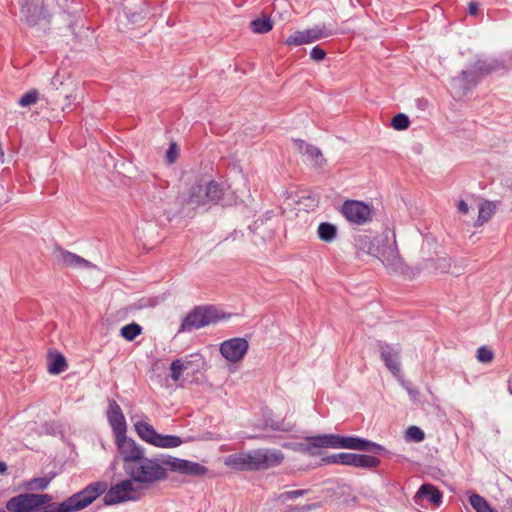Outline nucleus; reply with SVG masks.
Returning <instances> with one entry per match:
<instances>
[{
    "label": "nucleus",
    "mask_w": 512,
    "mask_h": 512,
    "mask_svg": "<svg viewBox=\"0 0 512 512\" xmlns=\"http://www.w3.org/2000/svg\"><path fill=\"white\" fill-rule=\"evenodd\" d=\"M106 489L105 481L92 482L60 503L53 502L50 494L22 493L11 497L5 507L8 512H77L88 507Z\"/></svg>",
    "instance_id": "nucleus-1"
},
{
    "label": "nucleus",
    "mask_w": 512,
    "mask_h": 512,
    "mask_svg": "<svg viewBox=\"0 0 512 512\" xmlns=\"http://www.w3.org/2000/svg\"><path fill=\"white\" fill-rule=\"evenodd\" d=\"M125 473L137 483L155 484L167 478L168 455L147 457L145 449L134 442L118 452Z\"/></svg>",
    "instance_id": "nucleus-2"
},
{
    "label": "nucleus",
    "mask_w": 512,
    "mask_h": 512,
    "mask_svg": "<svg viewBox=\"0 0 512 512\" xmlns=\"http://www.w3.org/2000/svg\"><path fill=\"white\" fill-rule=\"evenodd\" d=\"M285 459L281 450L259 448L248 452L234 453L226 457L225 464L240 471H260L279 466Z\"/></svg>",
    "instance_id": "nucleus-3"
},
{
    "label": "nucleus",
    "mask_w": 512,
    "mask_h": 512,
    "mask_svg": "<svg viewBox=\"0 0 512 512\" xmlns=\"http://www.w3.org/2000/svg\"><path fill=\"white\" fill-rule=\"evenodd\" d=\"M229 317L230 315L220 313L215 306H196L183 318L178 329V333L191 332L192 330L218 323L219 321L225 320Z\"/></svg>",
    "instance_id": "nucleus-4"
},
{
    "label": "nucleus",
    "mask_w": 512,
    "mask_h": 512,
    "mask_svg": "<svg viewBox=\"0 0 512 512\" xmlns=\"http://www.w3.org/2000/svg\"><path fill=\"white\" fill-rule=\"evenodd\" d=\"M107 418L115 435V443L118 452L136 442L132 438L127 437V424L124 414L119 404L113 399L109 400Z\"/></svg>",
    "instance_id": "nucleus-5"
},
{
    "label": "nucleus",
    "mask_w": 512,
    "mask_h": 512,
    "mask_svg": "<svg viewBox=\"0 0 512 512\" xmlns=\"http://www.w3.org/2000/svg\"><path fill=\"white\" fill-rule=\"evenodd\" d=\"M322 464H340L357 468H376L381 460L375 456L367 454H357L350 452H341L325 456L321 459Z\"/></svg>",
    "instance_id": "nucleus-6"
},
{
    "label": "nucleus",
    "mask_w": 512,
    "mask_h": 512,
    "mask_svg": "<svg viewBox=\"0 0 512 512\" xmlns=\"http://www.w3.org/2000/svg\"><path fill=\"white\" fill-rule=\"evenodd\" d=\"M20 13L28 26L41 25L46 30L49 25L50 15L44 8V0H20Z\"/></svg>",
    "instance_id": "nucleus-7"
},
{
    "label": "nucleus",
    "mask_w": 512,
    "mask_h": 512,
    "mask_svg": "<svg viewBox=\"0 0 512 512\" xmlns=\"http://www.w3.org/2000/svg\"><path fill=\"white\" fill-rule=\"evenodd\" d=\"M374 257L378 258L391 274H403L406 270L395 241L392 243L387 241L377 246Z\"/></svg>",
    "instance_id": "nucleus-8"
},
{
    "label": "nucleus",
    "mask_w": 512,
    "mask_h": 512,
    "mask_svg": "<svg viewBox=\"0 0 512 512\" xmlns=\"http://www.w3.org/2000/svg\"><path fill=\"white\" fill-rule=\"evenodd\" d=\"M134 491L135 488L133 486V480L131 478L126 479L111 486L109 489L107 488L103 493L104 497L102 500L105 506L115 505L128 500H135V497L131 495Z\"/></svg>",
    "instance_id": "nucleus-9"
},
{
    "label": "nucleus",
    "mask_w": 512,
    "mask_h": 512,
    "mask_svg": "<svg viewBox=\"0 0 512 512\" xmlns=\"http://www.w3.org/2000/svg\"><path fill=\"white\" fill-rule=\"evenodd\" d=\"M344 217L352 223L362 225L370 221L371 209L364 202L357 200H347L341 209Z\"/></svg>",
    "instance_id": "nucleus-10"
},
{
    "label": "nucleus",
    "mask_w": 512,
    "mask_h": 512,
    "mask_svg": "<svg viewBox=\"0 0 512 512\" xmlns=\"http://www.w3.org/2000/svg\"><path fill=\"white\" fill-rule=\"evenodd\" d=\"M378 349L380 357L386 368L394 375L399 376L401 373L400 354L401 348L398 344H388L378 341Z\"/></svg>",
    "instance_id": "nucleus-11"
},
{
    "label": "nucleus",
    "mask_w": 512,
    "mask_h": 512,
    "mask_svg": "<svg viewBox=\"0 0 512 512\" xmlns=\"http://www.w3.org/2000/svg\"><path fill=\"white\" fill-rule=\"evenodd\" d=\"M339 449L358 450L374 454H380L386 451L384 446L376 442L361 438L359 436L342 435H339Z\"/></svg>",
    "instance_id": "nucleus-12"
},
{
    "label": "nucleus",
    "mask_w": 512,
    "mask_h": 512,
    "mask_svg": "<svg viewBox=\"0 0 512 512\" xmlns=\"http://www.w3.org/2000/svg\"><path fill=\"white\" fill-rule=\"evenodd\" d=\"M248 348L249 344L245 338L236 337L222 342L220 353L226 360L235 363L245 356Z\"/></svg>",
    "instance_id": "nucleus-13"
},
{
    "label": "nucleus",
    "mask_w": 512,
    "mask_h": 512,
    "mask_svg": "<svg viewBox=\"0 0 512 512\" xmlns=\"http://www.w3.org/2000/svg\"><path fill=\"white\" fill-rule=\"evenodd\" d=\"M168 469L183 475L201 477L207 474L208 468L197 462L169 456Z\"/></svg>",
    "instance_id": "nucleus-14"
},
{
    "label": "nucleus",
    "mask_w": 512,
    "mask_h": 512,
    "mask_svg": "<svg viewBox=\"0 0 512 512\" xmlns=\"http://www.w3.org/2000/svg\"><path fill=\"white\" fill-rule=\"evenodd\" d=\"M479 82V77L475 72L462 70L460 75L452 78L451 88L457 97L464 96Z\"/></svg>",
    "instance_id": "nucleus-15"
},
{
    "label": "nucleus",
    "mask_w": 512,
    "mask_h": 512,
    "mask_svg": "<svg viewBox=\"0 0 512 512\" xmlns=\"http://www.w3.org/2000/svg\"><path fill=\"white\" fill-rule=\"evenodd\" d=\"M56 257L66 266L74 269H94L96 265L86 260L85 258L72 253L61 246H56L54 249Z\"/></svg>",
    "instance_id": "nucleus-16"
},
{
    "label": "nucleus",
    "mask_w": 512,
    "mask_h": 512,
    "mask_svg": "<svg viewBox=\"0 0 512 512\" xmlns=\"http://www.w3.org/2000/svg\"><path fill=\"white\" fill-rule=\"evenodd\" d=\"M353 247L358 258H362L365 255L374 256L377 248L373 242V239L366 234L355 235L353 237Z\"/></svg>",
    "instance_id": "nucleus-17"
},
{
    "label": "nucleus",
    "mask_w": 512,
    "mask_h": 512,
    "mask_svg": "<svg viewBox=\"0 0 512 512\" xmlns=\"http://www.w3.org/2000/svg\"><path fill=\"white\" fill-rule=\"evenodd\" d=\"M294 142H295V145L297 146L298 150L302 154L306 155L309 160L314 162V164L316 166H318V167L323 166L325 159L323 158L322 152L318 147L308 144L304 140H301V139H296Z\"/></svg>",
    "instance_id": "nucleus-18"
},
{
    "label": "nucleus",
    "mask_w": 512,
    "mask_h": 512,
    "mask_svg": "<svg viewBox=\"0 0 512 512\" xmlns=\"http://www.w3.org/2000/svg\"><path fill=\"white\" fill-rule=\"evenodd\" d=\"M312 445L315 447L316 455L320 454L321 448L339 449L338 434H323L311 436Z\"/></svg>",
    "instance_id": "nucleus-19"
},
{
    "label": "nucleus",
    "mask_w": 512,
    "mask_h": 512,
    "mask_svg": "<svg viewBox=\"0 0 512 512\" xmlns=\"http://www.w3.org/2000/svg\"><path fill=\"white\" fill-rule=\"evenodd\" d=\"M305 34L308 42L312 43L337 34V30L331 25L319 24L315 25L311 29L305 30Z\"/></svg>",
    "instance_id": "nucleus-20"
},
{
    "label": "nucleus",
    "mask_w": 512,
    "mask_h": 512,
    "mask_svg": "<svg viewBox=\"0 0 512 512\" xmlns=\"http://www.w3.org/2000/svg\"><path fill=\"white\" fill-rule=\"evenodd\" d=\"M415 497L427 498L428 501L434 505H439L442 502V493L430 483L422 484Z\"/></svg>",
    "instance_id": "nucleus-21"
},
{
    "label": "nucleus",
    "mask_w": 512,
    "mask_h": 512,
    "mask_svg": "<svg viewBox=\"0 0 512 512\" xmlns=\"http://www.w3.org/2000/svg\"><path fill=\"white\" fill-rule=\"evenodd\" d=\"M185 201L192 208L207 205L208 201L206 200L205 188L200 184L191 186Z\"/></svg>",
    "instance_id": "nucleus-22"
},
{
    "label": "nucleus",
    "mask_w": 512,
    "mask_h": 512,
    "mask_svg": "<svg viewBox=\"0 0 512 512\" xmlns=\"http://www.w3.org/2000/svg\"><path fill=\"white\" fill-rule=\"evenodd\" d=\"M505 61L506 60H503L502 62H498L497 60H493L491 62H488L486 60H477L473 64V68L470 71L475 72L476 75H478V77L480 79L482 76H484L494 70H497L500 67H504Z\"/></svg>",
    "instance_id": "nucleus-23"
},
{
    "label": "nucleus",
    "mask_w": 512,
    "mask_h": 512,
    "mask_svg": "<svg viewBox=\"0 0 512 512\" xmlns=\"http://www.w3.org/2000/svg\"><path fill=\"white\" fill-rule=\"evenodd\" d=\"M67 368V361L63 354L57 352L48 355V372L52 375H58Z\"/></svg>",
    "instance_id": "nucleus-24"
},
{
    "label": "nucleus",
    "mask_w": 512,
    "mask_h": 512,
    "mask_svg": "<svg viewBox=\"0 0 512 512\" xmlns=\"http://www.w3.org/2000/svg\"><path fill=\"white\" fill-rule=\"evenodd\" d=\"M204 188L208 204H218L224 193L223 185L219 184L215 180H211Z\"/></svg>",
    "instance_id": "nucleus-25"
},
{
    "label": "nucleus",
    "mask_w": 512,
    "mask_h": 512,
    "mask_svg": "<svg viewBox=\"0 0 512 512\" xmlns=\"http://www.w3.org/2000/svg\"><path fill=\"white\" fill-rule=\"evenodd\" d=\"M135 431L137 432L138 436L144 440L145 442L149 444H153L155 437L157 435V431L154 429V427L145 422V421H137L134 424Z\"/></svg>",
    "instance_id": "nucleus-26"
},
{
    "label": "nucleus",
    "mask_w": 512,
    "mask_h": 512,
    "mask_svg": "<svg viewBox=\"0 0 512 512\" xmlns=\"http://www.w3.org/2000/svg\"><path fill=\"white\" fill-rule=\"evenodd\" d=\"M282 447L310 456H316V450L312 445L311 436L306 437L303 442L284 443Z\"/></svg>",
    "instance_id": "nucleus-27"
},
{
    "label": "nucleus",
    "mask_w": 512,
    "mask_h": 512,
    "mask_svg": "<svg viewBox=\"0 0 512 512\" xmlns=\"http://www.w3.org/2000/svg\"><path fill=\"white\" fill-rule=\"evenodd\" d=\"M183 443L181 437L176 435H162L157 433L155 440L153 442V446L160 448H175L180 446Z\"/></svg>",
    "instance_id": "nucleus-28"
},
{
    "label": "nucleus",
    "mask_w": 512,
    "mask_h": 512,
    "mask_svg": "<svg viewBox=\"0 0 512 512\" xmlns=\"http://www.w3.org/2000/svg\"><path fill=\"white\" fill-rule=\"evenodd\" d=\"M318 237L324 242H332L337 235V227L329 222H322L318 226Z\"/></svg>",
    "instance_id": "nucleus-29"
},
{
    "label": "nucleus",
    "mask_w": 512,
    "mask_h": 512,
    "mask_svg": "<svg viewBox=\"0 0 512 512\" xmlns=\"http://www.w3.org/2000/svg\"><path fill=\"white\" fill-rule=\"evenodd\" d=\"M55 475V473H52L51 475H46L44 477L32 478L25 483V488L30 491H43L49 486L50 482L55 477Z\"/></svg>",
    "instance_id": "nucleus-30"
},
{
    "label": "nucleus",
    "mask_w": 512,
    "mask_h": 512,
    "mask_svg": "<svg viewBox=\"0 0 512 512\" xmlns=\"http://www.w3.org/2000/svg\"><path fill=\"white\" fill-rule=\"evenodd\" d=\"M250 27L254 33L265 34L273 28V22L269 17L262 16L252 20Z\"/></svg>",
    "instance_id": "nucleus-31"
},
{
    "label": "nucleus",
    "mask_w": 512,
    "mask_h": 512,
    "mask_svg": "<svg viewBox=\"0 0 512 512\" xmlns=\"http://www.w3.org/2000/svg\"><path fill=\"white\" fill-rule=\"evenodd\" d=\"M469 503L476 512H492L494 509L484 497L474 492L469 496Z\"/></svg>",
    "instance_id": "nucleus-32"
},
{
    "label": "nucleus",
    "mask_w": 512,
    "mask_h": 512,
    "mask_svg": "<svg viewBox=\"0 0 512 512\" xmlns=\"http://www.w3.org/2000/svg\"><path fill=\"white\" fill-rule=\"evenodd\" d=\"M494 210L495 206L491 202L486 201L484 204H481L479 207V213L476 224L478 226H481L487 221H489L492 215L494 214Z\"/></svg>",
    "instance_id": "nucleus-33"
},
{
    "label": "nucleus",
    "mask_w": 512,
    "mask_h": 512,
    "mask_svg": "<svg viewBox=\"0 0 512 512\" xmlns=\"http://www.w3.org/2000/svg\"><path fill=\"white\" fill-rule=\"evenodd\" d=\"M141 333L142 327L135 322L127 324L120 329V335L127 341H133Z\"/></svg>",
    "instance_id": "nucleus-34"
},
{
    "label": "nucleus",
    "mask_w": 512,
    "mask_h": 512,
    "mask_svg": "<svg viewBox=\"0 0 512 512\" xmlns=\"http://www.w3.org/2000/svg\"><path fill=\"white\" fill-rule=\"evenodd\" d=\"M189 362H185L183 359H175L172 361L170 365V377L173 381H178L184 372L187 369V364Z\"/></svg>",
    "instance_id": "nucleus-35"
},
{
    "label": "nucleus",
    "mask_w": 512,
    "mask_h": 512,
    "mask_svg": "<svg viewBox=\"0 0 512 512\" xmlns=\"http://www.w3.org/2000/svg\"><path fill=\"white\" fill-rule=\"evenodd\" d=\"M391 125L395 130H405L410 125V119L406 114L398 113L395 116H393Z\"/></svg>",
    "instance_id": "nucleus-36"
},
{
    "label": "nucleus",
    "mask_w": 512,
    "mask_h": 512,
    "mask_svg": "<svg viewBox=\"0 0 512 512\" xmlns=\"http://www.w3.org/2000/svg\"><path fill=\"white\" fill-rule=\"evenodd\" d=\"M308 39L304 31H296L293 34H291L286 40L285 44L288 46H299L302 44H307Z\"/></svg>",
    "instance_id": "nucleus-37"
},
{
    "label": "nucleus",
    "mask_w": 512,
    "mask_h": 512,
    "mask_svg": "<svg viewBox=\"0 0 512 512\" xmlns=\"http://www.w3.org/2000/svg\"><path fill=\"white\" fill-rule=\"evenodd\" d=\"M39 99V92L36 89L30 90L27 93L23 94L19 100L18 104L22 107H28L32 104H35Z\"/></svg>",
    "instance_id": "nucleus-38"
},
{
    "label": "nucleus",
    "mask_w": 512,
    "mask_h": 512,
    "mask_svg": "<svg viewBox=\"0 0 512 512\" xmlns=\"http://www.w3.org/2000/svg\"><path fill=\"white\" fill-rule=\"evenodd\" d=\"M476 357H477L478 361L481 363H489L493 360L494 353L490 348H488L486 346H481L477 350Z\"/></svg>",
    "instance_id": "nucleus-39"
},
{
    "label": "nucleus",
    "mask_w": 512,
    "mask_h": 512,
    "mask_svg": "<svg viewBox=\"0 0 512 512\" xmlns=\"http://www.w3.org/2000/svg\"><path fill=\"white\" fill-rule=\"evenodd\" d=\"M308 492H309V489H299V490H293V491H286V492L281 493L278 496V499L281 500V501L292 500V499H296V498L302 497V496L306 495Z\"/></svg>",
    "instance_id": "nucleus-40"
},
{
    "label": "nucleus",
    "mask_w": 512,
    "mask_h": 512,
    "mask_svg": "<svg viewBox=\"0 0 512 512\" xmlns=\"http://www.w3.org/2000/svg\"><path fill=\"white\" fill-rule=\"evenodd\" d=\"M268 426L272 430L281 431V432H290L294 428V424H292L291 422H286L285 420L271 421V423H269Z\"/></svg>",
    "instance_id": "nucleus-41"
},
{
    "label": "nucleus",
    "mask_w": 512,
    "mask_h": 512,
    "mask_svg": "<svg viewBox=\"0 0 512 512\" xmlns=\"http://www.w3.org/2000/svg\"><path fill=\"white\" fill-rule=\"evenodd\" d=\"M406 435L409 439H411L415 442H421L425 438V434H424L423 430L417 426H410L407 429Z\"/></svg>",
    "instance_id": "nucleus-42"
},
{
    "label": "nucleus",
    "mask_w": 512,
    "mask_h": 512,
    "mask_svg": "<svg viewBox=\"0 0 512 512\" xmlns=\"http://www.w3.org/2000/svg\"><path fill=\"white\" fill-rule=\"evenodd\" d=\"M310 57L316 62H320L324 60L326 57V51L321 48L319 45L314 46L312 50L310 51Z\"/></svg>",
    "instance_id": "nucleus-43"
},
{
    "label": "nucleus",
    "mask_w": 512,
    "mask_h": 512,
    "mask_svg": "<svg viewBox=\"0 0 512 512\" xmlns=\"http://www.w3.org/2000/svg\"><path fill=\"white\" fill-rule=\"evenodd\" d=\"M178 156V147L176 143H171L166 152V161L170 164L174 163Z\"/></svg>",
    "instance_id": "nucleus-44"
},
{
    "label": "nucleus",
    "mask_w": 512,
    "mask_h": 512,
    "mask_svg": "<svg viewBox=\"0 0 512 512\" xmlns=\"http://www.w3.org/2000/svg\"><path fill=\"white\" fill-rule=\"evenodd\" d=\"M263 225V220L261 219H258L256 221H254V223L252 225H249V230L254 234H259L258 233V230L262 227Z\"/></svg>",
    "instance_id": "nucleus-45"
},
{
    "label": "nucleus",
    "mask_w": 512,
    "mask_h": 512,
    "mask_svg": "<svg viewBox=\"0 0 512 512\" xmlns=\"http://www.w3.org/2000/svg\"><path fill=\"white\" fill-rule=\"evenodd\" d=\"M479 10V5L476 1H471L468 4V13L471 16H476Z\"/></svg>",
    "instance_id": "nucleus-46"
},
{
    "label": "nucleus",
    "mask_w": 512,
    "mask_h": 512,
    "mask_svg": "<svg viewBox=\"0 0 512 512\" xmlns=\"http://www.w3.org/2000/svg\"><path fill=\"white\" fill-rule=\"evenodd\" d=\"M458 211L462 214H467L469 211V206L464 200H460L458 203Z\"/></svg>",
    "instance_id": "nucleus-47"
},
{
    "label": "nucleus",
    "mask_w": 512,
    "mask_h": 512,
    "mask_svg": "<svg viewBox=\"0 0 512 512\" xmlns=\"http://www.w3.org/2000/svg\"><path fill=\"white\" fill-rule=\"evenodd\" d=\"M319 506H320L319 503L307 504V505H304V506L300 507V512H308V511H311V510H315Z\"/></svg>",
    "instance_id": "nucleus-48"
},
{
    "label": "nucleus",
    "mask_w": 512,
    "mask_h": 512,
    "mask_svg": "<svg viewBox=\"0 0 512 512\" xmlns=\"http://www.w3.org/2000/svg\"><path fill=\"white\" fill-rule=\"evenodd\" d=\"M7 469V464L3 461H0V474L6 473Z\"/></svg>",
    "instance_id": "nucleus-49"
},
{
    "label": "nucleus",
    "mask_w": 512,
    "mask_h": 512,
    "mask_svg": "<svg viewBox=\"0 0 512 512\" xmlns=\"http://www.w3.org/2000/svg\"><path fill=\"white\" fill-rule=\"evenodd\" d=\"M407 391L412 397H415L418 394V391L413 388H407Z\"/></svg>",
    "instance_id": "nucleus-50"
},
{
    "label": "nucleus",
    "mask_w": 512,
    "mask_h": 512,
    "mask_svg": "<svg viewBox=\"0 0 512 512\" xmlns=\"http://www.w3.org/2000/svg\"><path fill=\"white\" fill-rule=\"evenodd\" d=\"M289 512H300V507L297 506H289L288 507Z\"/></svg>",
    "instance_id": "nucleus-51"
},
{
    "label": "nucleus",
    "mask_w": 512,
    "mask_h": 512,
    "mask_svg": "<svg viewBox=\"0 0 512 512\" xmlns=\"http://www.w3.org/2000/svg\"><path fill=\"white\" fill-rule=\"evenodd\" d=\"M508 391L512 395V380L511 379L508 381Z\"/></svg>",
    "instance_id": "nucleus-52"
},
{
    "label": "nucleus",
    "mask_w": 512,
    "mask_h": 512,
    "mask_svg": "<svg viewBox=\"0 0 512 512\" xmlns=\"http://www.w3.org/2000/svg\"><path fill=\"white\" fill-rule=\"evenodd\" d=\"M51 84H52L53 86H56V84H57L56 76H54V77L52 78V80H51Z\"/></svg>",
    "instance_id": "nucleus-53"
},
{
    "label": "nucleus",
    "mask_w": 512,
    "mask_h": 512,
    "mask_svg": "<svg viewBox=\"0 0 512 512\" xmlns=\"http://www.w3.org/2000/svg\"><path fill=\"white\" fill-rule=\"evenodd\" d=\"M507 61L512 63V53L507 56Z\"/></svg>",
    "instance_id": "nucleus-54"
},
{
    "label": "nucleus",
    "mask_w": 512,
    "mask_h": 512,
    "mask_svg": "<svg viewBox=\"0 0 512 512\" xmlns=\"http://www.w3.org/2000/svg\"><path fill=\"white\" fill-rule=\"evenodd\" d=\"M261 238H262L263 241L266 240V236L265 235H261Z\"/></svg>",
    "instance_id": "nucleus-55"
},
{
    "label": "nucleus",
    "mask_w": 512,
    "mask_h": 512,
    "mask_svg": "<svg viewBox=\"0 0 512 512\" xmlns=\"http://www.w3.org/2000/svg\"><path fill=\"white\" fill-rule=\"evenodd\" d=\"M0 512H6V511H5V510H3V509H0Z\"/></svg>",
    "instance_id": "nucleus-56"
},
{
    "label": "nucleus",
    "mask_w": 512,
    "mask_h": 512,
    "mask_svg": "<svg viewBox=\"0 0 512 512\" xmlns=\"http://www.w3.org/2000/svg\"><path fill=\"white\" fill-rule=\"evenodd\" d=\"M492 512H498L497 510L493 509Z\"/></svg>",
    "instance_id": "nucleus-57"
}]
</instances>
